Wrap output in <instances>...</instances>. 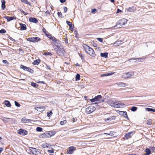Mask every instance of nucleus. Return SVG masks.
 Instances as JSON below:
<instances>
[{
	"mask_svg": "<svg viewBox=\"0 0 155 155\" xmlns=\"http://www.w3.org/2000/svg\"><path fill=\"white\" fill-rule=\"evenodd\" d=\"M83 47L86 52L89 55L92 57H94L95 54L93 49L88 46L86 44L83 45Z\"/></svg>",
	"mask_w": 155,
	"mask_h": 155,
	"instance_id": "obj_1",
	"label": "nucleus"
},
{
	"mask_svg": "<svg viewBox=\"0 0 155 155\" xmlns=\"http://www.w3.org/2000/svg\"><path fill=\"white\" fill-rule=\"evenodd\" d=\"M127 21V20L125 18L122 19L117 22L115 27H116V28H121L123 25L126 23Z\"/></svg>",
	"mask_w": 155,
	"mask_h": 155,
	"instance_id": "obj_2",
	"label": "nucleus"
},
{
	"mask_svg": "<svg viewBox=\"0 0 155 155\" xmlns=\"http://www.w3.org/2000/svg\"><path fill=\"white\" fill-rule=\"evenodd\" d=\"M124 104L120 101H116L113 103V107L116 108H122L123 107Z\"/></svg>",
	"mask_w": 155,
	"mask_h": 155,
	"instance_id": "obj_3",
	"label": "nucleus"
},
{
	"mask_svg": "<svg viewBox=\"0 0 155 155\" xmlns=\"http://www.w3.org/2000/svg\"><path fill=\"white\" fill-rule=\"evenodd\" d=\"M95 109V107L91 106L85 109V112L86 114H89L94 111Z\"/></svg>",
	"mask_w": 155,
	"mask_h": 155,
	"instance_id": "obj_4",
	"label": "nucleus"
},
{
	"mask_svg": "<svg viewBox=\"0 0 155 155\" xmlns=\"http://www.w3.org/2000/svg\"><path fill=\"white\" fill-rule=\"evenodd\" d=\"M134 74V72L130 71L127 73H124L122 75V77L124 78H130L133 76Z\"/></svg>",
	"mask_w": 155,
	"mask_h": 155,
	"instance_id": "obj_5",
	"label": "nucleus"
},
{
	"mask_svg": "<svg viewBox=\"0 0 155 155\" xmlns=\"http://www.w3.org/2000/svg\"><path fill=\"white\" fill-rule=\"evenodd\" d=\"M53 135L52 133L50 131L45 132L40 135V137L42 138H48L51 137Z\"/></svg>",
	"mask_w": 155,
	"mask_h": 155,
	"instance_id": "obj_6",
	"label": "nucleus"
},
{
	"mask_svg": "<svg viewBox=\"0 0 155 155\" xmlns=\"http://www.w3.org/2000/svg\"><path fill=\"white\" fill-rule=\"evenodd\" d=\"M26 40L27 41L35 43L40 41L41 40V39L38 37H35L28 38Z\"/></svg>",
	"mask_w": 155,
	"mask_h": 155,
	"instance_id": "obj_7",
	"label": "nucleus"
},
{
	"mask_svg": "<svg viewBox=\"0 0 155 155\" xmlns=\"http://www.w3.org/2000/svg\"><path fill=\"white\" fill-rule=\"evenodd\" d=\"M54 50L60 55H64L65 52V51L63 49V47H61L60 48L57 49L54 48Z\"/></svg>",
	"mask_w": 155,
	"mask_h": 155,
	"instance_id": "obj_8",
	"label": "nucleus"
},
{
	"mask_svg": "<svg viewBox=\"0 0 155 155\" xmlns=\"http://www.w3.org/2000/svg\"><path fill=\"white\" fill-rule=\"evenodd\" d=\"M30 150H31L32 153L34 154L37 155H40L41 152L37 149L34 147H30Z\"/></svg>",
	"mask_w": 155,
	"mask_h": 155,
	"instance_id": "obj_9",
	"label": "nucleus"
},
{
	"mask_svg": "<svg viewBox=\"0 0 155 155\" xmlns=\"http://www.w3.org/2000/svg\"><path fill=\"white\" fill-rule=\"evenodd\" d=\"M55 44L54 45V46L53 48L54 49V48L57 49L60 48L61 47H63L62 45H61V42L58 40H56V41L54 42Z\"/></svg>",
	"mask_w": 155,
	"mask_h": 155,
	"instance_id": "obj_10",
	"label": "nucleus"
},
{
	"mask_svg": "<svg viewBox=\"0 0 155 155\" xmlns=\"http://www.w3.org/2000/svg\"><path fill=\"white\" fill-rule=\"evenodd\" d=\"M76 150V147L73 146L70 147L68 148V149L66 153L67 154H72Z\"/></svg>",
	"mask_w": 155,
	"mask_h": 155,
	"instance_id": "obj_11",
	"label": "nucleus"
},
{
	"mask_svg": "<svg viewBox=\"0 0 155 155\" xmlns=\"http://www.w3.org/2000/svg\"><path fill=\"white\" fill-rule=\"evenodd\" d=\"M18 133L20 135H25L28 134V131L25 130L21 129L18 130Z\"/></svg>",
	"mask_w": 155,
	"mask_h": 155,
	"instance_id": "obj_12",
	"label": "nucleus"
},
{
	"mask_svg": "<svg viewBox=\"0 0 155 155\" xmlns=\"http://www.w3.org/2000/svg\"><path fill=\"white\" fill-rule=\"evenodd\" d=\"M21 68L23 69L24 70H26L28 71L29 72H30L32 73L33 72V70L30 68L29 67H26L23 65H21L20 66Z\"/></svg>",
	"mask_w": 155,
	"mask_h": 155,
	"instance_id": "obj_13",
	"label": "nucleus"
},
{
	"mask_svg": "<svg viewBox=\"0 0 155 155\" xmlns=\"http://www.w3.org/2000/svg\"><path fill=\"white\" fill-rule=\"evenodd\" d=\"M102 97L101 95H98L95 97L94 98L90 100V101L92 102H94L95 101H97L100 99Z\"/></svg>",
	"mask_w": 155,
	"mask_h": 155,
	"instance_id": "obj_14",
	"label": "nucleus"
},
{
	"mask_svg": "<svg viewBox=\"0 0 155 155\" xmlns=\"http://www.w3.org/2000/svg\"><path fill=\"white\" fill-rule=\"evenodd\" d=\"M35 109L39 112L43 111L45 109V107L44 106H39L35 107Z\"/></svg>",
	"mask_w": 155,
	"mask_h": 155,
	"instance_id": "obj_15",
	"label": "nucleus"
},
{
	"mask_svg": "<svg viewBox=\"0 0 155 155\" xmlns=\"http://www.w3.org/2000/svg\"><path fill=\"white\" fill-rule=\"evenodd\" d=\"M134 134V131L130 132L126 134L125 136L126 138V139H127L131 137Z\"/></svg>",
	"mask_w": 155,
	"mask_h": 155,
	"instance_id": "obj_16",
	"label": "nucleus"
},
{
	"mask_svg": "<svg viewBox=\"0 0 155 155\" xmlns=\"http://www.w3.org/2000/svg\"><path fill=\"white\" fill-rule=\"evenodd\" d=\"M119 113L120 115H124L127 120H129V118L127 117V113L126 111H120Z\"/></svg>",
	"mask_w": 155,
	"mask_h": 155,
	"instance_id": "obj_17",
	"label": "nucleus"
},
{
	"mask_svg": "<svg viewBox=\"0 0 155 155\" xmlns=\"http://www.w3.org/2000/svg\"><path fill=\"white\" fill-rule=\"evenodd\" d=\"M30 22L34 23H36L38 22V20L35 18L31 17L29 18Z\"/></svg>",
	"mask_w": 155,
	"mask_h": 155,
	"instance_id": "obj_18",
	"label": "nucleus"
},
{
	"mask_svg": "<svg viewBox=\"0 0 155 155\" xmlns=\"http://www.w3.org/2000/svg\"><path fill=\"white\" fill-rule=\"evenodd\" d=\"M21 121L22 123H28L31 121V120L30 119H27L25 117H23L21 119Z\"/></svg>",
	"mask_w": 155,
	"mask_h": 155,
	"instance_id": "obj_19",
	"label": "nucleus"
},
{
	"mask_svg": "<svg viewBox=\"0 0 155 155\" xmlns=\"http://www.w3.org/2000/svg\"><path fill=\"white\" fill-rule=\"evenodd\" d=\"M4 18L6 19L7 21H10L14 19H15L16 18L14 17H9V16H5L4 17Z\"/></svg>",
	"mask_w": 155,
	"mask_h": 155,
	"instance_id": "obj_20",
	"label": "nucleus"
},
{
	"mask_svg": "<svg viewBox=\"0 0 155 155\" xmlns=\"http://www.w3.org/2000/svg\"><path fill=\"white\" fill-rule=\"evenodd\" d=\"M116 84L120 87H125L127 86L126 83L123 82L117 83Z\"/></svg>",
	"mask_w": 155,
	"mask_h": 155,
	"instance_id": "obj_21",
	"label": "nucleus"
},
{
	"mask_svg": "<svg viewBox=\"0 0 155 155\" xmlns=\"http://www.w3.org/2000/svg\"><path fill=\"white\" fill-rule=\"evenodd\" d=\"M146 153L144 154V155H150L151 153V150L150 149L147 148L145 150Z\"/></svg>",
	"mask_w": 155,
	"mask_h": 155,
	"instance_id": "obj_22",
	"label": "nucleus"
},
{
	"mask_svg": "<svg viewBox=\"0 0 155 155\" xmlns=\"http://www.w3.org/2000/svg\"><path fill=\"white\" fill-rule=\"evenodd\" d=\"M101 56L105 58H107L108 57V53L107 52H105L104 53H101L100 54Z\"/></svg>",
	"mask_w": 155,
	"mask_h": 155,
	"instance_id": "obj_23",
	"label": "nucleus"
},
{
	"mask_svg": "<svg viewBox=\"0 0 155 155\" xmlns=\"http://www.w3.org/2000/svg\"><path fill=\"white\" fill-rule=\"evenodd\" d=\"M2 2V8L4 10L5 8V2L4 0H1Z\"/></svg>",
	"mask_w": 155,
	"mask_h": 155,
	"instance_id": "obj_24",
	"label": "nucleus"
},
{
	"mask_svg": "<svg viewBox=\"0 0 155 155\" xmlns=\"http://www.w3.org/2000/svg\"><path fill=\"white\" fill-rule=\"evenodd\" d=\"M5 104L6 105L7 107H11V104L9 101H5Z\"/></svg>",
	"mask_w": 155,
	"mask_h": 155,
	"instance_id": "obj_25",
	"label": "nucleus"
},
{
	"mask_svg": "<svg viewBox=\"0 0 155 155\" xmlns=\"http://www.w3.org/2000/svg\"><path fill=\"white\" fill-rule=\"evenodd\" d=\"M21 29L22 30H25L26 29V27L25 25L23 24H20Z\"/></svg>",
	"mask_w": 155,
	"mask_h": 155,
	"instance_id": "obj_26",
	"label": "nucleus"
},
{
	"mask_svg": "<svg viewBox=\"0 0 155 155\" xmlns=\"http://www.w3.org/2000/svg\"><path fill=\"white\" fill-rule=\"evenodd\" d=\"M133 59L136 60V61L138 62H141L145 59V58H133Z\"/></svg>",
	"mask_w": 155,
	"mask_h": 155,
	"instance_id": "obj_27",
	"label": "nucleus"
},
{
	"mask_svg": "<svg viewBox=\"0 0 155 155\" xmlns=\"http://www.w3.org/2000/svg\"><path fill=\"white\" fill-rule=\"evenodd\" d=\"M40 60L39 59L35 61L33 63V64L35 65H38L40 63Z\"/></svg>",
	"mask_w": 155,
	"mask_h": 155,
	"instance_id": "obj_28",
	"label": "nucleus"
},
{
	"mask_svg": "<svg viewBox=\"0 0 155 155\" xmlns=\"http://www.w3.org/2000/svg\"><path fill=\"white\" fill-rule=\"evenodd\" d=\"M50 145L47 143H45L42 144V146L44 148H48L49 147H50Z\"/></svg>",
	"mask_w": 155,
	"mask_h": 155,
	"instance_id": "obj_29",
	"label": "nucleus"
},
{
	"mask_svg": "<svg viewBox=\"0 0 155 155\" xmlns=\"http://www.w3.org/2000/svg\"><path fill=\"white\" fill-rule=\"evenodd\" d=\"M113 74V73H108L105 74H101V77H103L106 76H110V75Z\"/></svg>",
	"mask_w": 155,
	"mask_h": 155,
	"instance_id": "obj_30",
	"label": "nucleus"
},
{
	"mask_svg": "<svg viewBox=\"0 0 155 155\" xmlns=\"http://www.w3.org/2000/svg\"><path fill=\"white\" fill-rule=\"evenodd\" d=\"M127 10L130 12H134L135 11V9L134 7L133 6L131 8H129L127 9Z\"/></svg>",
	"mask_w": 155,
	"mask_h": 155,
	"instance_id": "obj_31",
	"label": "nucleus"
},
{
	"mask_svg": "<svg viewBox=\"0 0 155 155\" xmlns=\"http://www.w3.org/2000/svg\"><path fill=\"white\" fill-rule=\"evenodd\" d=\"M21 1L25 4H28L30 6L31 5V3L30 2H28L27 0H21Z\"/></svg>",
	"mask_w": 155,
	"mask_h": 155,
	"instance_id": "obj_32",
	"label": "nucleus"
},
{
	"mask_svg": "<svg viewBox=\"0 0 155 155\" xmlns=\"http://www.w3.org/2000/svg\"><path fill=\"white\" fill-rule=\"evenodd\" d=\"M146 110L148 111L155 112V110L153 108H146Z\"/></svg>",
	"mask_w": 155,
	"mask_h": 155,
	"instance_id": "obj_33",
	"label": "nucleus"
},
{
	"mask_svg": "<svg viewBox=\"0 0 155 155\" xmlns=\"http://www.w3.org/2000/svg\"><path fill=\"white\" fill-rule=\"evenodd\" d=\"M80 76L79 74H77L76 75L75 77V80L76 81H78L80 80Z\"/></svg>",
	"mask_w": 155,
	"mask_h": 155,
	"instance_id": "obj_34",
	"label": "nucleus"
},
{
	"mask_svg": "<svg viewBox=\"0 0 155 155\" xmlns=\"http://www.w3.org/2000/svg\"><path fill=\"white\" fill-rule=\"evenodd\" d=\"M48 37L50 38L51 39L52 41L54 42L56 41V39L54 37H53L50 35L48 36Z\"/></svg>",
	"mask_w": 155,
	"mask_h": 155,
	"instance_id": "obj_35",
	"label": "nucleus"
},
{
	"mask_svg": "<svg viewBox=\"0 0 155 155\" xmlns=\"http://www.w3.org/2000/svg\"><path fill=\"white\" fill-rule=\"evenodd\" d=\"M114 101H112V100H110L108 101V103L112 107L113 106V103H114Z\"/></svg>",
	"mask_w": 155,
	"mask_h": 155,
	"instance_id": "obj_36",
	"label": "nucleus"
},
{
	"mask_svg": "<svg viewBox=\"0 0 155 155\" xmlns=\"http://www.w3.org/2000/svg\"><path fill=\"white\" fill-rule=\"evenodd\" d=\"M137 109V107L135 106H133L132 107L131 110L133 112H134L136 111Z\"/></svg>",
	"mask_w": 155,
	"mask_h": 155,
	"instance_id": "obj_37",
	"label": "nucleus"
},
{
	"mask_svg": "<svg viewBox=\"0 0 155 155\" xmlns=\"http://www.w3.org/2000/svg\"><path fill=\"white\" fill-rule=\"evenodd\" d=\"M31 85L36 88L38 86V85L36 83H34V82H32L31 83Z\"/></svg>",
	"mask_w": 155,
	"mask_h": 155,
	"instance_id": "obj_38",
	"label": "nucleus"
},
{
	"mask_svg": "<svg viewBox=\"0 0 155 155\" xmlns=\"http://www.w3.org/2000/svg\"><path fill=\"white\" fill-rule=\"evenodd\" d=\"M67 122V121L66 120H64L63 121H61L60 122V124L61 125H63L64 124H66Z\"/></svg>",
	"mask_w": 155,
	"mask_h": 155,
	"instance_id": "obj_39",
	"label": "nucleus"
},
{
	"mask_svg": "<svg viewBox=\"0 0 155 155\" xmlns=\"http://www.w3.org/2000/svg\"><path fill=\"white\" fill-rule=\"evenodd\" d=\"M36 130L38 132H41L42 130V128L41 127H38L36 128Z\"/></svg>",
	"mask_w": 155,
	"mask_h": 155,
	"instance_id": "obj_40",
	"label": "nucleus"
},
{
	"mask_svg": "<svg viewBox=\"0 0 155 155\" xmlns=\"http://www.w3.org/2000/svg\"><path fill=\"white\" fill-rule=\"evenodd\" d=\"M66 22L67 24V25L68 26H69V27L73 25L72 23L70 21H66Z\"/></svg>",
	"mask_w": 155,
	"mask_h": 155,
	"instance_id": "obj_41",
	"label": "nucleus"
},
{
	"mask_svg": "<svg viewBox=\"0 0 155 155\" xmlns=\"http://www.w3.org/2000/svg\"><path fill=\"white\" fill-rule=\"evenodd\" d=\"M147 124L148 125L151 124V119H149L147 120Z\"/></svg>",
	"mask_w": 155,
	"mask_h": 155,
	"instance_id": "obj_42",
	"label": "nucleus"
},
{
	"mask_svg": "<svg viewBox=\"0 0 155 155\" xmlns=\"http://www.w3.org/2000/svg\"><path fill=\"white\" fill-rule=\"evenodd\" d=\"M15 105L17 107H19L21 106L20 104L16 101H15Z\"/></svg>",
	"mask_w": 155,
	"mask_h": 155,
	"instance_id": "obj_43",
	"label": "nucleus"
},
{
	"mask_svg": "<svg viewBox=\"0 0 155 155\" xmlns=\"http://www.w3.org/2000/svg\"><path fill=\"white\" fill-rule=\"evenodd\" d=\"M6 32L5 30L4 29H2L0 30V33L4 34Z\"/></svg>",
	"mask_w": 155,
	"mask_h": 155,
	"instance_id": "obj_44",
	"label": "nucleus"
},
{
	"mask_svg": "<svg viewBox=\"0 0 155 155\" xmlns=\"http://www.w3.org/2000/svg\"><path fill=\"white\" fill-rule=\"evenodd\" d=\"M52 113L51 111H50L49 112V113H48V112L47 113V116L48 117H50L52 115Z\"/></svg>",
	"mask_w": 155,
	"mask_h": 155,
	"instance_id": "obj_45",
	"label": "nucleus"
},
{
	"mask_svg": "<svg viewBox=\"0 0 155 155\" xmlns=\"http://www.w3.org/2000/svg\"><path fill=\"white\" fill-rule=\"evenodd\" d=\"M58 15L59 17H62V14L61 12H58Z\"/></svg>",
	"mask_w": 155,
	"mask_h": 155,
	"instance_id": "obj_46",
	"label": "nucleus"
},
{
	"mask_svg": "<svg viewBox=\"0 0 155 155\" xmlns=\"http://www.w3.org/2000/svg\"><path fill=\"white\" fill-rule=\"evenodd\" d=\"M150 150L154 152L155 151V147H150Z\"/></svg>",
	"mask_w": 155,
	"mask_h": 155,
	"instance_id": "obj_47",
	"label": "nucleus"
},
{
	"mask_svg": "<svg viewBox=\"0 0 155 155\" xmlns=\"http://www.w3.org/2000/svg\"><path fill=\"white\" fill-rule=\"evenodd\" d=\"M48 15H50V12L49 11H47L45 13V15L46 16H47Z\"/></svg>",
	"mask_w": 155,
	"mask_h": 155,
	"instance_id": "obj_48",
	"label": "nucleus"
},
{
	"mask_svg": "<svg viewBox=\"0 0 155 155\" xmlns=\"http://www.w3.org/2000/svg\"><path fill=\"white\" fill-rule=\"evenodd\" d=\"M20 11L22 12L25 15H26L28 14V13H26L24 11H23L22 9H20Z\"/></svg>",
	"mask_w": 155,
	"mask_h": 155,
	"instance_id": "obj_49",
	"label": "nucleus"
},
{
	"mask_svg": "<svg viewBox=\"0 0 155 155\" xmlns=\"http://www.w3.org/2000/svg\"><path fill=\"white\" fill-rule=\"evenodd\" d=\"M97 39L101 42H102L103 41V39L101 38H97Z\"/></svg>",
	"mask_w": 155,
	"mask_h": 155,
	"instance_id": "obj_50",
	"label": "nucleus"
},
{
	"mask_svg": "<svg viewBox=\"0 0 155 155\" xmlns=\"http://www.w3.org/2000/svg\"><path fill=\"white\" fill-rule=\"evenodd\" d=\"M63 9H64V13L66 12L67 11V10H68L67 8L66 7H64Z\"/></svg>",
	"mask_w": 155,
	"mask_h": 155,
	"instance_id": "obj_51",
	"label": "nucleus"
},
{
	"mask_svg": "<svg viewBox=\"0 0 155 155\" xmlns=\"http://www.w3.org/2000/svg\"><path fill=\"white\" fill-rule=\"evenodd\" d=\"M51 54V53L50 52H48L46 53H44V54L46 55H49Z\"/></svg>",
	"mask_w": 155,
	"mask_h": 155,
	"instance_id": "obj_52",
	"label": "nucleus"
},
{
	"mask_svg": "<svg viewBox=\"0 0 155 155\" xmlns=\"http://www.w3.org/2000/svg\"><path fill=\"white\" fill-rule=\"evenodd\" d=\"M48 151L50 153H53L54 152V149H53L51 150H48Z\"/></svg>",
	"mask_w": 155,
	"mask_h": 155,
	"instance_id": "obj_53",
	"label": "nucleus"
},
{
	"mask_svg": "<svg viewBox=\"0 0 155 155\" xmlns=\"http://www.w3.org/2000/svg\"><path fill=\"white\" fill-rule=\"evenodd\" d=\"M64 39V41L65 43L67 44H68V39H67V37H66Z\"/></svg>",
	"mask_w": 155,
	"mask_h": 155,
	"instance_id": "obj_54",
	"label": "nucleus"
},
{
	"mask_svg": "<svg viewBox=\"0 0 155 155\" xmlns=\"http://www.w3.org/2000/svg\"><path fill=\"white\" fill-rule=\"evenodd\" d=\"M70 30L71 31H73V30L74 29V27L72 26H71L69 27Z\"/></svg>",
	"mask_w": 155,
	"mask_h": 155,
	"instance_id": "obj_55",
	"label": "nucleus"
},
{
	"mask_svg": "<svg viewBox=\"0 0 155 155\" xmlns=\"http://www.w3.org/2000/svg\"><path fill=\"white\" fill-rule=\"evenodd\" d=\"M77 120V119L76 118H73L72 119V121H73V122H74L75 121H76Z\"/></svg>",
	"mask_w": 155,
	"mask_h": 155,
	"instance_id": "obj_56",
	"label": "nucleus"
},
{
	"mask_svg": "<svg viewBox=\"0 0 155 155\" xmlns=\"http://www.w3.org/2000/svg\"><path fill=\"white\" fill-rule=\"evenodd\" d=\"M96 11V9H92V10L91 12L93 13H94Z\"/></svg>",
	"mask_w": 155,
	"mask_h": 155,
	"instance_id": "obj_57",
	"label": "nucleus"
},
{
	"mask_svg": "<svg viewBox=\"0 0 155 155\" xmlns=\"http://www.w3.org/2000/svg\"><path fill=\"white\" fill-rule=\"evenodd\" d=\"M122 12V11L121 10H120V9L118 8L117 9V13H119L121 12Z\"/></svg>",
	"mask_w": 155,
	"mask_h": 155,
	"instance_id": "obj_58",
	"label": "nucleus"
},
{
	"mask_svg": "<svg viewBox=\"0 0 155 155\" xmlns=\"http://www.w3.org/2000/svg\"><path fill=\"white\" fill-rule=\"evenodd\" d=\"M2 61L4 64H7L8 63V62L6 60H3Z\"/></svg>",
	"mask_w": 155,
	"mask_h": 155,
	"instance_id": "obj_59",
	"label": "nucleus"
},
{
	"mask_svg": "<svg viewBox=\"0 0 155 155\" xmlns=\"http://www.w3.org/2000/svg\"><path fill=\"white\" fill-rule=\"evenodd\" d=\"M121 42L120 41H116L115 43L114 44V45H115L116 44H120V42Z\"/></svg>",
	"mask_w": 155,
	"mask_h": 155,
	"instance_id": "obj_60",
	"label": "nucleus"
},
{
	"mask_svg": "<svg viewBox=\"0 0 155 155\" xmlns=\"http://www.w3.org/2000/svg\"><path fill=\"white\" fill-rule=\"evenodd\" d=\"M9 118H5V117H3V118L2 119V120L3 121H4L5 120V119H9Z\"/></svg>",
	"mask_w": 155,
	"mask_h": 155,
	"instance_id": "obj_61",
	"label": "nucleus"
},
{
	"mask_svg": "<svg viewBox=\"0 0 155 155\" xmlns=\"http://www.w3.org/2000/svg\"><path fill=\"white\" fill-rule=\"evenodd\" d=\"M115 119V116H112L110 118V120H114Z\"/></svg>",
	"mask_w": 155,
	"mask_h": 155,
	"instance_id": "obj_62",
	"label": "nucleus"
},
{
	"mask_svg": "<svg viewBox=\"0 0 155 155\" xmlns=\"http://www.w3.org/2000/svg\"><path fill=\"white\" fill-rule=\"evenodd\" d=\"M60 2L61 3L64 2L66 1V0H59Z\"/></svg>",
	"mask_w": 155,
	"mask_h": 155,
	"instance_id": "obj_63",
	"label": "nucleus"
},
{
	"mask_svg": "<svg viewBox=\"0 0 155 155\" xmlns=\"http://www.w3.org/2000/svg\"><path fill=\"white\" fill-rule=\"evenodd\" d=\"M110 118H107V119H105V121H107L108 120H110Z\"/></svg>",
	"mask_w": 155,
	"mask_h": 155,
	"instance_id": "obj_64",
	"label": "nucleus"
}]
</instances>
